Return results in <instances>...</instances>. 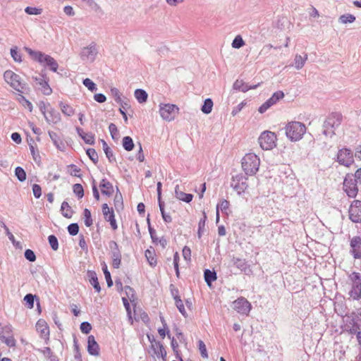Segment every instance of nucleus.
Here are the masks:
<instances>
[{
	"instance_id": "f257e3e1",
	"label": "nucleus",
	"mask_w": 361,
	"mask_h": 361,
	"mask_svg": "<svg viewBox=\"0 0 361 361\" xmlns=\"http://www.w3.org/2000/svg\"><path fill=\"white\" fill-rule=\"evenodd\" d=\"M343 116L340 112H332L328 115L322 126L324 135H335L341 126Z\"/></svg>"
},
{
	"instance_id": "f03ea898",
	"label": "nucleus",
	"mask_w": 361,
	"mask_h": 361,
	"mask_svg": "<svg viewBox=\"0 0 361 361\" xmlns=\"http://www.w3.org/2000/svg\"><path fill=\"white\" fill-rule=\"evenodd\" d=\"M260 160L254 153L245 154L242 159V168L247 175L255 174L259 166Z\"/></svg>"
},
{
	"instance_id": "7ed1b4c3",
	"label": "nucleus",
	"mask_w": 361,
	"mask_h": 361,
	"mask_svg": "<svg viewBox=\"0 0 361 361\" xmlns=\"http://www.w3.org/2000/svg\"><path fill=\"white\" fill-rule=\"evenodd\" d=\"M4 78L17 92L23 93L27 89L26 84L21 80L20 75L12 71H6L4 73Z\"/></svg>"
},
{
	"instance_id": "20e7f679",
	"label": "nucleus",
	"mask_w": 361,
	"mask_h": 361,
	"mask_svg": "<svg viewBox=\"0 0 361 361\" xmlns=\"http://www.w3.org/2000/svg\"><path fill=\"white\" fill-rule=\"evenodd\" d=\"M350 284L349 295L353 300H360L361 298V276L360 273L353 272L348 276Z\"/></svg>"
},
{
	"instance_id": "39448f33",
	"label": "nucleus",
	"mask_w": 361,
	"mask_h": 361,
	"mask_svg": "<svg viewBox=\"0 0 361 361\" xmlns=\"http://www.w3.org/2000/svg\"><path fill=\"white\" fill-rule=\"evenodd\" d=\"M284 130L286 135H304L307 133L305 124L296 121L288 122Z\"/></svg>"
},
{
	"instance_id": "423d86ee",
	"label": "nucleus",
	"mask_w": 361,
	"mask_h": 361,
	"mask_svg": "<svg viewBox=\"0 0 361 361\" xmlns=\"http://www.w3.org/2000/svg\"><path fill=\"white\" fill-rule=\"evenodd\" d=\"M98 47L95 42H91L88 46L83 47L80 53L82 61L92 63L98 54Z\"/></svg>"
},
{
	"instance_id": "0eeeda50",
	"label": "nucleus",
	"mask_w": 361,
	"mask_h": 361,
	"mask_svg": "<svg viewBox=\"0 0 361 361\" xmlns=\"http://www.w3.org/2000/svg\"><path fill=\"white\" fill-rule=\"evenodd\" d=\"M159 113L163 119L171 121L175 118L178 113V108L174 104H163L160 106Z\"/></svg>"
},
{
	"instance_id": "6e6552de",
	"label": "nucleus",
	"mask_w": 361,
	"mask_h": 361,
	"mask_svg": "<svg viewBox=\"0 0 361 361\" xmlns=\"http://www.w3.org/2000/svg\"><path fill=\"white\" fill-rule=\"evenodd\" d=\"M353 178V174L348 173L343 181V190L349 197H355L358 192L357 183Z\"/></svg>"
},
{
	"instance_id": "1a4fd4ad",
	"label": "nucleus",
	"mask_w": 361,
	"mask_h": 361,
	"mask_svg": "<svg viewBox=\"0 0 361 361\" xmlns=\"http://www.w3.org/2000/svg\"><path fill=\"white\" fill-rule=\"evenodd\" d=\"M231 186L238 194L243 193L247 188V178L243 174H237L232 178Z\"/></svg>"
},
{
	"instance_id": "9d476101",
	"label": "nucleus",
	"mask_w": 361,
	"mask_h": 361,
	"mask_svg": "<svg viewBox=\"0 0 361 361\" xmlns=\"http://www.w3.org/2000/svg\"><path fill=\"white\" fill-rule=\"evenodd\" d=\"M233 309L241 314L247 315L251 310L250 302L243 297H240L233 302Z\"/></svg>"
},
{
	"instance_id": "9b49d317",
	"label": "nucleus",
	"mask_w": 361,
	"mask_h": 361,
	"mask_svg": "<svg viewBox=\"0 0 361 361\" xmlns=\"http://www.w3.org/2000/svg\"><path fill=\"white\" fill-rule=\"evenodd\" d=\"M284 97V93L279 90L276 92H274L272 96L268 99L264 103H263L259 107V112L260 114H263L265 111H267L271 106H272L274 104H276L280 99H283Z\"/></svg>"
},
{
	"instance_id": "f8f14e48",
	"label": "nucleus",
	"mask_w": 361,
	"mask_h": 361,
	"mask_svg": "<svg viewBox=\"0 0 361 361\" xmlns=\"http://www.w3.org/2000/svg\"><path fill=\"white\" fill-rule=\"evenodd\" d=\"M148 338L150 342V348L153 350V353L157 357H161L164 361H166L167 353L164 345L154 338L152 339L149 336Z\"/></svg>"
},
{
	"instance_id": "ddd939ff",
	"label": "nucleus",
	"mask_w": 361,
	"mask_h": 361,
	"mask_svg": "<svg viewBox=\"0 0 361 361\" xmlns=\"http://www.w3.org/2000/svg\"><path fill=\"white\" fill-rule=\"evenodd\" d=\"M102 214L105 221L109 222L113 231L118 229V225L115 219L114 209L110 208L106 203L102 204Z\"/></svg>"
},
{
	"instance_id": "4468645a",
	"label": "nucleus",
	"mask_w": 361,
	"mask_h": 361,
	"mask_svg": "<svg viewBox=\"0 0 361 361\" xmlns=\"http://www.w3.org/2000/svg\"><path fill=\"white\" fill-rule=\"evenodd\" d=\"M337 160L340 164L348 167L352 165L354 162L351 151L345 148L339 150L337 155Z\"/></svg>"
},
{
	"instance_id": "2eb2a0df",
	"label": "nucleus",
	"mask_w": 361,
	"mask_h": 361,
	"mask_svg": "<svg viewBox=\"0 0 361 361\" xmlns=\"http://www.w3.org/2000/svg\"><path fill=\"white\" fill-rule=\"evenodd\" d=\"M349 217L355 223L361 221V201L355 200L349 209Z\"/></svg>"
},
{
	"instance_id": "dca6fc26",
	"label": "nucleus",
	"mask_w": 361,
	"mask_h": 361,
	"mask_svg": "<svg viewBox=\"0 0 361 361\" xmlns=\"http://www.w3.org/2000/svg\"><path fill=\"white\" fill-rule=\"evenodd\" d=\"M35 81L37 88L42 92L45 95H49L52 92V90L50 87L48 81L45 80L43 75L39 77H35L33 78Z\"/></svg>"
},
{
	"instance_id": "f3484780",
	"label": "nucleus",
	"mask_w": 361,
	"mask_h": 361,
	"mask_svg": "<svg viewBox=\"0 0 361 361\" xmlns=\"http://www.w3.org/2000/svg\"><path fill=\"white\" fill-rule=\"evenodd\" d=\"M37 331L39 334L41 338L45 340L49 339V328L44 319H40L36 324Z\"/></svg>"
},
{
	"instance_id": "a211bd4d",
	"label": "nucleus",
	"mask_w": 361,
	"mask_h": 361,
	"mask_svg": "<svg viewBox=\"0 0 361 361\" xmlns=\"http://www.w3.org/2000/svg\"><path fill=\"white\" fill-rule=\"evenodd\" d=\"M258 142L264 150H270L276 147V137H259Z\"/></svg>"
},
{
	"instance_id": "6ab92c4d",
	"label": "nucleus",
	"mask_w": 361,
	"mask_h": 361,
	"mask_svg": "<svg viewBox=\"0 0 361 361\" xmlns=\"http://www.w3.org/2000/svg\"><path fill=\"white\" fill-rule=\"evenodd\" d=\"M44 118L49 123H57L61 120V115L57 110L51 107L49 109V111L46 112Z\"/></svg>"
},
{
	"instance_id": "aec40b11",
	"label": "nucleus",
	"mask_w": 361,
	"mask_h": 361,
	"mask_svg": "<svg viewBox=\"0 0 361 361\" xmlns=\"http://www.w3.org/2000/svg\"><path fill=\"white\" fill-rule=\"evenodd\" d=\"M350 245L352 247V252L355 258H361V238L355 237L351 240Z\"/></svg>"
},
{
	"instance_id": "412c9836",
	"label": "nucleus",
	"mask_w": 361,
	"mask_h": 361,
	"mask_svg": "<svg viewBox=\"0 0 361 361\" xmlns=\"http://www.w3.org/2000/svg\"><path fill=\"white\" fill-rule=\"evenodd\" d=\"M87 343V350L89 353L92 355H98L99 353V348L93 336H90L88 337Z\"/></svg>"
},
{
	"instance_id": "4be33fe9",
	"label": "nucleus",
	"mask_w": 361,
	"mask_h": 361,
	"mask_svg": "<svg viewBox=\"0 0 361 361\" xmlns=\"http://www.w3.org/2000/svg\"><path fill=\"white\" fill-rule=\"evenodd\" d=\"M175 196L179 200L189 203L192 200L193 195L192 194L185 193L180 189L179 185H176L175 188Z\"/></svg>"
},
{
	"instance_id": "5701e85b",
	"label": "nucleus",
	"mask_w": 361,
	"mask_h": 361,
	"mask_svg": "<svg viewBox=\"0 0 361 361\" xmlns=\"http://www.w3.org/2000/svg\"><path fill=\"white\" fill-rule=\"evenodd\" d=\"M100 188L102 193L107 196L111 195L114 192L112 184L106 179L102 180L100 183Z\"/></svg>"
},
{
	"instance_id": "b1692460",
	"label": "nucleus",
	"mask_w": 361,
	"mask_h": 361,
	"mask_svg": "<svg viewBox=\"0 0 361 361\" xmlns=\"http://www.w3.org/2000/svg\"><path fill=\"white\" fill-rule=\"evenodd\" d=\"M145 256L151 267H155L157 264V255L155 250L152 247L145 250Z\"/></svg>"
},
{
	"instance_id": "393cba45",
	"label": "nucleus",
	"mask_w": 361,
	"mask_h": 361,
	"mask_svg": "<svg viewBox=\"0 0 361 361\" xmlns=\"http://www.w3.org/2000/svg\"><path fill=\"white\" fill-rule=\"evenodd\" d=\"M42 64H44V66L48 67L49 70L53 72H56L59 67L56 61L49 55L46 56Z\"/></svg>"
},
{
	"instance_id": "a878e982",
	"label": "nucleus",
	"mask_w": 361,
	"mask_h": 361,
	"mask_svg": "<svg viewBox=\"0 0 361 361\" xmlns=\"http://www.w3.org/2000/svg\"><path fill=\"white\" fill-rule=\"evenodd\" d=\"M348 331L353 334L356 332L361 331V325L358 323V318H353L350 322L349 324H346Z\"/></svg>"
},
{
	"instance_id": "bb28decb",
	"label": "nucleus",
	"mask_w": 361,
	"mask_h": 361,
	"mask_svg": "<svg viewBox=\"0 0 361 361\" xmlns=\"http://www.w3.org/2000/svg\"><path fill=\"white\" fill-rule=\"evenodd\" d=\"M25 49H26L27 52L29 54V55L32 57L33 59H35V61H38L40 63H44V60L47 54H44L40 51H33L32 49H31L30 48H26Z\"/></svg>"
},
{
	"instance_id": "cd10ccee",
	"label": "nucleus",
	"mask_w": 361,
	"mask_h": 361,
	"mask_svg": "<svg viewBox=\"0 0 361 361\" xmlns=\"http://www.w3.org/2000/svg\"><path fill=\"white\" fill-rule=\"evenodd\" d=\"M134 318L136 321H142L145 324H147L149 322V317L148 314L142 310L134 311Z\"/></svg>"
},
{
	"instance_id": "c85d7f7f",
	"label": "nucleus",
	"mask_w": 361,
	"mask_h": 361,
	"mask_svg": "<svg viewBox=\"0 0 361 361\" xmlns=\"http://www.w3.org/2000/svg\"><path fill=\"white\" fill-rule=\"evenodd\" d=\"M307 60V54H305L304 56L300 54H296L294 59V66L297 70L301 69Z\"/></svg>"
},
{
	"instance_id": "c756f323",
	"label": "nucleus",
	"mask_w": 361,
	"mask_h": 361,
	"mask_svg": "<svg viewBox=\"0 0 361 361\" xmlns=\"http://www.w3.org/2000/svg\"><path fill=\"white\" fill-rule=\"evenodd\" d=\"M204 280L207 285L211 287L212 282L216 280V274L215 271H212L209 269L204 271Z\"/></svg>"
},
{
	"instance_id": "7c9ffc66",
	"label": "nucleus",
	"mask_w": 361,
	"mask_h": 361,
	"mask_svg": "<svg viewBox=\"0 0 361 361\" xmlns=\"http://www.w3.org/2000/svg\"><path fill=\"white\" fill-rule=\"evenodd\" d=\"M61 211L63 216L70 219L72 217L73 212L67 202H63L61 204Z\"/></svg>"
},
{
	"instance_id": "2f4dec72",
	"label": "nucleus",
	"mask_w": 361,
	"mask_h": 361,
	"mask_svg": "<svg viewBox=\"0 0 361 361\" xmlns=\"http://www.w3.org/2000/svg\"><path fill=\"white\" fill-rule=\"evenodd\" d=\"M135 97L137 102L142 104L147 102L148 94L144 90L137 89L135 91Z\"/></svg>"
},
{
	"instance_id": "473e14b6",
	"label": "nucleus",
	"mask_w": 361,
	"mask_h": 361,
	"mask_svg": "<svg viewBox=\"0 0 361 361\" xmlns=\"http://www.w3.org/2000/svg\"><path fill=\"white\" fill-rule=\"evenodd\" d=\"M233 87L235 90L246 92L249 90L248 85L242 80H236L233 83Z\"/></svg>"
},
{
	"instance_id": "72a5a7b5",
	"label": "nucleus",
	"mask_w": 361,
	"mask_h": 361,
	"mask_svg": "<svg viewBox=\"0 0 361 361\" xmlns=\"http://www.w3.org/2000/svg\"><path fill=\"white\" fill-rule=\"evenodd\" d=\"M67 172L72 176L81 178V169L75 164H70L67 166Z\"/></svg>"
},
{
	"instance_id": "f704fd0d",
	"label": "nucleus",
	"mask_w": 361,
	"mask_h": 361,
	"mask_svg": "<svg viewBox=\"0 0 361 361\" xmlns=\"http://www.w3.org/2000/svg\"><path fill=\"white\" fill-rule=\"evenodd\" d=\"M59 106L61 107V110L62 113L64 115L68 116H71L72 115L74 114L75 111H74L73 108L72 106H71L70 105L61 102L59 103Z\"/></svg>"
},
{
	"instance_id": "c9c22d12",
	"label": "nucleus",
	"mask_w": 361,
	"mask_h": 361,
	"mask_svg": "<svg viewBox=\"0 0 361 361\" xmlns=\"http://www.w3.org/2000/svg\"><path fill=\"white\" fill-rule=\"evenodd\" d=\"M213 101L210 98H207L204 101V104L202 106L201 110L205 114L211 113L213 107Z\"/></svg>"
},
{
	"instance_id": "e433bc0d",
	"label": "nucleus",
	"mask_w": 361,
	"mask_h": 361,
	"mask_svg": "<svg viewBox=\"0 0 361 361\" xmlns=\"http://www.w3.org/2000/svg\"><path fill=\"white\" fill-rule=\"evenodd\" d=\"M114 204L117 211L122 209L123 207V197L121 192H116L114 199Z\"/></svg>"
},
{
	"instance_id": "4c0bfd02",
	"label": "nucleus",
	"mask_w": 361,
	"mask_h": 361,
	"mask_svg": "<svg viewBox=\"0 0 361 361\" xmlns=\"http://www.w3.org/2000/svg\"><path fill=\"white\" fill-rule=\"evenodd\" d=\"M112 267L118 269L121 263V252H112Z\"/></svg>"
},
{
	"instance_id": "58836bf2",
	"label": "nucleus",
	"mask_w": 361,
	"mask_h": 361,
	"mask_svg": "<svg viewBox=\"0 0 361 361\" xmlns=\"http://www.w3.org/2000/svg\"><path fill=\"white\" fill-rule=\"evenodd\" d=\"M12 333V326L11 325H5L2 326L0 324V339L1 340L3 338H6V336H9Z\"/></svg>"
},
{
	"instance_id": "ea45409f",
	"label": "nucleus",
	"mask_w": 361,
	"mask_h": 361,
	"mask_svg": "<svg viewBox=\"0 0 361 361\" xmlns=\"http://www.w3.org/2000/svg\"><path fill=\"white\" fill-rule=\"evenodd\" d=\"M355 20V17L352 14H344L339 17L338 21L343 24L352 23Z\"/></svg>"
},
{
	"instance_id": "a19ab883",
	"label": "nucleus",
	"mask_w": 361,
	"mask_h": 361,
	"mask_svg": "<svg viewBox=\"0 0 361 361\" xmlns=\"http://www.w3.org/2000/svg\"><path fill=\"white\" fill-rule=\"evenodd\" d=\"M90 282L97 292H98V293L100 292L101 287L99 286V283L98 281V279H97L95 273H92L90 274Z\"/></svg>"
},
{
	"instance_id": "79ce46f5",
	"label": "nucleus",
	"mask_w": 361,
	"mask_h": 361,
	"mask_svg": "<svg viewBox=\"0 0 361 361\" xmlns=\"http://www.w3.org/2000/svg\"><path fill=\"white\" fill-rule=\"evenodd\" d=\"M174 300H175V303H176V305L177 307V308L178 309L179 312L183 315V316H186L187 315V312H186V310H185V306L183 305V301L181 300V299L180 298V297L178 296H176L174 298Z\"/></svg>"
},
{
	"instance_id": "37998d69",
	"label": "nucleus",
	"mask_w": 361,
	"mask_h": 361,
	"mask_svg": "<svg viewBox=\"0 0 361 361\" xmlns=\"http://www.w3.org/2000/svg\"><path fill=\"white\" fill-rule=\"evenodd\" d=\"M84 222L87 227H90L93 224L91 212L88 209H84Z\"/></svg>"
},
{
	"instance_id": "c03bdc74",
	"label": "nucleus",
	"mask_w": 361,
	"mask_h": 361,
	"mask_svg": "<svg viewBox=\"0 0 361 361\" xmlns=\"http://www.w3.org/2000/svg\"><path fill=\"white\" fill-rule=\"evenodd\" d=\"M229 202L226 200H223L216 206V216L219 217V209L220 208L222 212H226L229 208Z\"/></svg>"
},
{
	"instance_id": "a18cd8bd",
	"label": "nucleus",
	"mask_w": 361,
	"mask_h": 361,
	"mask_svg": "<svg viewBox=\"0 0 361 361\" xmlns=\"http://www.w3.org/2000/svg\"><path fill=\"white\" fill-rule=\"evenodd\" d=\"M232 47L235 49H240L244 46L245 42L240 35H237L232 42Z\"/></svg>"
},
{
	"instance_id": "49530a36",
	"label": "nucleus",
	"mask_w": 361,
	"mask_h": 361,
	"mask_svg": "<svg viewBox=\"0 0 361 361\" xmlns=\"http://www.w3.org/2000/svg\"><path fill=\"white\" fill-rule=\"evenodd\" d=\"M15 174L18 179L23 182L26 179V173L24 169L20 166H18L15 169Z\"/></svg>"
},
{
	"instance_id": "de8ad7c7",
	"label": "nucleus",
	"mask_w": 361,
	"mask_h": 361,
	"mask_svg": "<svg viewBox=\"0 0 361 361\" xmlns=\"http://www.w3.org/2000/svg\"><path fill=\"white\" fill-rule=\"evenodd\" d=\"M123 146L128 151H130L133 149L134 147V143L130 137H124L123 140Z\"/></svg>"
},
{
	"instance_id": "09e8293b",
	"label": "nucleus",
	"mask_w": 361,
	"mask_h": 361,
	"mask_svg": "<svg viewBox=\"0 0 361 361\" xmlns=\"http://www.w3.org/2000/svg\"><path fill=\"white\" fill-rule=\"evenodd\" d=\"M82 83L91 92H94L97 90L96 84L90 78L84 79Z\"/></svg>"
},
{
	"instance_id": "8fccbe9b",
	"label": "nucleus",
	"mask_w": 361,
	"mask_h": 361,
	"mask_svg": "<svg viewBox=\"0 0 361 361\" xmlns=\"http://www.w3.org/2000/svg\"><path fill=\"white\" fill-rule=\"evenodd\" d=\"M171 345L174 353L176 354V357L179 358L180 361H183L182 358L180 357V352L178 350V343L173 337L171 338Z\"/></svg>"
},
{
	"instance_id": "3c124183",
	"label": "nucleus",
	"mask_w": 361,
	"mask_h": 361,
	"mask_svg": "<svg viewBox=\"0 0 361 361\" xmlns=\"http://www.w3.org/2000/svg\"><path fill=\"white\" fill-rule=\"evenodd\" d=\"M102 270H103V272H104V274L105 279H106V283H107V286L109 287L112 286L113 281L111 280V274H110V272L108 271L107 266H106V264L105 263L103 265Z\"/></svg>"
},
{
	"instance_id": "603ef678",
	"label": "nucleus",
	"mask_w": 361,
	"mask_h": 361,
	"mask_svg": "<svg viewBox=\"0 0 361 361\" xmlns=\"http://www.w3.org/2000/svg\"><path fill=\"white\" fill-rule=\"evenodd\" d=\"M11 55L16 62L20 63L22 61L21 54L18 51V48L16 47L11 49Z\"/></svg>"
},
{
	"instance_id": "864d4df0",
	"label": "nucleus",
	"mask_w": 361,
	"mask_h": 361,
	"mask_svg": "<svg viewBox=\"0 0 361 361\" xmlns=\"http://www.w3.org/2000/svg\"><path fill=\"white\" fill-rule=\"evenodd\" d=\"M111 93L112 97L114 98V100L118 104H122V98L121 97V95L119 90L117 88H116V87L111 88Z\"/></svg>"
},
{
	"instance_id": "5fc2aeb1",
	"label": "nucleus",
	"mask_w": 361,
	"mask_h": 361,
	"mask_svg": "<svg viewBox=\"0 0 361 361\" xmlns=\"http://www.w3.org/2000/svg\"><path fill=\"white\" fill-rule=\"evenodd\" d=\"M86 153L90 159L94 162L97 163L98 161V154L96 152L95 149L93 148H89L87 149Z\"/></svg>"
},
{
	"instance_id": "6e6d98bb",
	"label": "nucleus",
	"mask_w": 361,
	"mask_h": 361,
	"mask_svg": "<svg viewBox=\"0 0 361 361\" xmlns=\"http://www.w3.org/2000/svg\"><path fill=\"white\" fill-rule=\"evenodd\" d=\"M25 12L29 15H40L42 12V9L36 7L27 6L25 9Z\"/></svg>"
},
{
	"instance_id": "4d7b16f0",
	"label": "nucleus",
	"mask_w": 361,
	"mask_h": 361,
	"mask_svg": "<svg viewBox=\"0 0 361 361\" xmlns=\"http://www.w3.org/2000/svg\"><path fill=\"white\" fill-rule=\"evenodd\" d=\"M198 347L202 357L204 358H207L208 354L207 351V348L204 343L202 341L200 340L198 341Z\"/></svg>"
},
{
	"instance_id": "13d9d810",
	"label": "nucleus",
	"mask_w": 361,
	"mask_h": 361,
	"mask_svg": "<svg viewBox=\"0 0 361 361\" xmlns=\"http://www.w3.org/2000/svg\"><path fill=\"white\" fill-rule=\"evenodd\" d=\"M50 246L54 250H56L59 247L58 240L54 235H51L48 238Z\"/></svg>"
},
{
	"instance_id": "bf43d9fd",
	"label": "nucleus",
	"mask_w": 361,
	"mask_h": 361,
	"mask_svg": "<svg viewBox=\"0 0 361 361\" xmlns=\"http://www.w3.org/2000/svg\"><path fill=\"white\" fill-rule=\"evenodd\" d=\"M1 340L9 347H13L16 345V340L12 336V334L6 336V338H3Z\"/></svg>"
},
{
	"instance_id": "052dcab7",
	"label": "nucleus",
	"mask_w": 361,
	"mask_h": 361,
	"mask_svg": "<svg viewBox=\"0 0 361 361\" xmlns=\"http://www.w3.org/2000/svg\"><path fill=\"white\" fill-rule=\"evenodd\" d=\"M169 332L170 330L168 326H162V327L158 329V333L162 339H164L166 335L170 338Z\"/></svg>"
},
{
	"instance_id": "680f3d73",
	"label": "nucleus",
	"mask_w": 361,
	"mask_h": 361,
	"mask_svg": "<svg viewBox=\"0 0 361 361\" xmlns=\"http://www.w3.org/2000/svg\"><path fill=\"white\" fill-rule=\"evenodd\" d=\"M73 192L76 194L79 197H82L84 195L83 188L81 184L76 183L73 185Z\"/></svg>"
},
{
	"instance_id": "e2e57ef3",
	"label": "nucleus",
	"mask_w": 361,
	"mask_h": 361,
	"mask_svg": "<svg viewBox=\"0 0 361 361\" xmlns=\"http://www.w3.org/2000/svg\"><path fill=\"white\" fill-rule=\"evenodd\" d=\"M40 142V137H30L29 139H27V143L29 145L30 149H31V145L35 147V149H38L37 143Z\"/></svg>"
},
{
	"instance_id": "0e129e2a",
	"label": "nucleus",
	"mask_w": 361,
	"mask_h": 361,
	"mask_svg": "<svg viewBox=\"0 0 361 361\" xmlns=\"http://www.w3.org/2000/svg\"><path fill=\"white\" fill-rule=\"evenodd\" d=\"M30 149V152H31V154H32L34 161L35 162H40L41 157L39 155L38 149H35V147L31 145V149Z\"/></svg>"
},
{
	"instance_id": "69168bd1",
	"label": "nucleus",
	"mask_w": 361,
	"mask_h": 361,
	"mask_svg": "<svg viewBox=\"0 0 361 361\" xmlns=\"http://www.w3.org/2000/svg\"><path fill=\"white\" fill-rule=\"evenodd\" d=\"M68 231L71 235H75L79 231V226L77 224H71L68 226Z\"/></svg>"
},
{
	"instance_id": "338daca9",
	"label": "nucleus",
	"mask_w": 361,
	"mask_h": 361,
	"mask_svg": "<svg viewBox=\"0 0 361 361\" xmlns=\"http://www.w3.org/2000/svg\"><path fill=\"white\" fill-rule=\"evenodd\" d=\"M39 108L43 116H45L46 112L49 111V109L51 108L49 104H47L44 102H40L39 103Z\"/></svg>"
},
{
	"instance_id": "774afa93",
	"label": "nucleus",
	"mask_w": 361,
	"mask_h": 361,
	"mask_svg": "<svg viewBox=\"0 0 361 361\" xmlns=\"http://www.w3.org/2000/svg\"><path fill=\"white\" fill-rule=\"evenodd\" d=\"M183 256L184 257V259L188 261V262H190V259H191V250L189 247L188 246H185L183 248Z\"/></svg>"
}]
</instances>
